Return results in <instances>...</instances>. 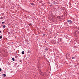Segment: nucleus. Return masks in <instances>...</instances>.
Wrapping results in <instances>:
<instances>
[{"mask_svg":"<svg viewBox=\"0 0 79 79\" xmlns=\"http://www.w3.org/2000/svg\"><path fill=\"white\" fill-rule=\"evenodd\" d=\"M68 24H72V21L71 20H68L67 21Z\"/></svg>","mask_w":79,"mask_h":79,"instance_id":"1","label":"nucleus"},{"mask_svg":"<svg viewBox=\"0 0 79 79\" xmlns=\"http://www.w3.org/2000/svg\"><path fill=\"white\" fill-rule=\"evenodd\" d=\"M22 55H24V52L22 51Z\"/></svg>","mask_w":79,"mask_h":79,"instance_id":"2","label":"nucleus"},{"mask_svg":"<svg viewBox=\"0 0 79 79\" xmlns=\"http://www.w3.org/2000/svg\"><path fill=\"white\" fill-rule=\"evenodd\" d=\"M2 76H3L4 77H5V76H6V75L5 74H2Z\"/></svg>","mask_w":79,"mask_h":79,"instance_id":"3","label":"nucleus"},{"mask_svg":"<svg viewBox=\"0 0 79 79\" xmlns=\"http://www.w3.org/2000/svg\"><path fill=\"white\" fill-rule=\"evenodd\" d=\"M12 60H13V61H15V58L14 57L12 58Z\"/></svg>","mask_w":79,"mask_h":79,"instance_id":"4","label":"nucleus"},{"mask_svg":"<svg viewBox=\"0 0 79 79\" xmlns=\"http://www.w3.org/2000/svg\"><path fill=\"white\" fill-rule=\"evenodd\" d=\"M6 27V26H5V25H4V26H3V28H5Z\"/></svg>","mask_w":79,"mask_h":79,"instance_id":"5","label":"nucleus"},{"mask_svg":"<svg viewBox=\"0 0 79 79\" xmlns=\"http://www.w3.org/2000/svg\"><path fill=\"white\" fill-rule=\"evenodd\" d=\"M76 58V57H72V59H75V58Z\"/></svg>","mask_w":79,"mask_h":79,"instance_id":"6","label":"nucleus"},{"mask_svg":"<svg viewBox=\"0 0 79 79\" xmlns=\"http://www.w3.org/2000/svg\"><path fill=\"white\" fill-rule=\"evenodd\" d=\"M69 5H71V2H69Z\"/></svg>","mask_w":79,"mask_h":79,"instance_id":"7","label":"nucleus"},{"mask_svg":"<svg viewBox=\"0 0 79 79\" xmlns=\"http://www.w3.org/2000/svg\"><path fill=\"white\" fill-rule=\"evenodd\" d=\"M45 50H47V51L48 50V49L47 48L45 49Z\"/></svg>","mask_w":79,"mask_h":79,"instance_id":"8","label":"nucleus"},{"mask_svg":"<svg viewBox=\"0 0 79 79\" xmlns=\"http://www.w3.org/2000/svg\"><path fill=\"white\" fill-rule=\"evenodd\" d=\"M0 19H3V17H1Z\"/></svg>","mask_w":79,"mask_h":79,"instance_id":"9","label":"nucleus"},{"mask_svg":"<svg viewBox=\"0 0 79 79\" xmlns=\"http://www.w3.org/2000/svg\"><path fill=\"white\" fill-rule=\"evenodd\" d=\"M2 39V36H0V39Z\"/></svg>","mask_w":79,"mask_h":79,"instance_id":"10","label":"nucleus"},{"mask_svg":"<svg viewBox=\"0 0 79 79\" xmlns=\"http://www.w3.org/2000/svg\"><path fill=\"white\" fill-rule=\"evenodd\" d=\"M31 5H34V3H32L31 4Z\"/></svg>","mask_w":79,"mask_h":79,"instance_id":"11","label":"nucleus"},{"mask_svg":"<svg viewBox=\"0 0 79 79\" xmlns=\"http://www.w3.org/2000/svg\"><path fill=\"white\" fill-rule=\"evenodd\" d=\"M50 6L51 7L52 6H53V4H51Z\"/></svg>","mask_w":79,"mask_h":79,"instance_id":"12","label":"nucleus"},{"mask_svg":"<svg viewBox=\"0 0 79 79\" xmlns=\"http://www.w3.org/2000/svg\"><path fill=\"white\" fill-rule=\"evenodd\" d=\"M0 71H2V69L0 68Z\"/></svg>","mask_w":79,"mask_h":79,"instance_id":"13","label":"nucleus"},{"mask_svg":"<svg viewBox=\"0 0 79 79\" xmlns=\"http://www.w3.org/2000/svg\"><path fill=\"white\" fill-rule=\"evenodd\" d=\"M19 61H20V62H21V61H22V60H20Z\"/></svg>","mask_w":79,"mask_h":79,"instance_id":"14","label":"nucleus"},{"mask_svg":"<svg viewBox=\"0 0 79 79\" xmlns=\"http://www.w3.org/2000/svg\"><path fill=\"white\" fill-rule=\"evenodd\" d=\"M2 24H4V22H2Z\"/></svg>","mask_w":79,"mask_h":79,"instance_id":"15","label":"nucleus"},{"mask_svg":"<svg viewBox=\"0 0 79 79\" xmlns=\"http://www.w3.org/2000/svg\"><path fill=\"white\" fill-rule=\"evenodd\" d=\"M8 34H10V32H8Z\"/></svg>","mask_w":79,"mask_h":79,"instance_id":"16","label":"nucleus"},{"mask_svg":"<svg viewBox=\"0 0 79 79\" xmlns=\"http://www.w3.org/2000/svg\"><path fill=\"white\" fill-rule=\"evenodd\" d=\"M78 30H79V27H78Z\"/></svg>","mask_w":79,"mask_h":79,"instance_id":"17","label":"nucleus"},{"mask_svg":"<svg viewBox=\"0 0 79 79\" xmlns=\"http://www.w3.org/2000/svg\"><path fill=\"white\" fill-rule=\"evenodd\" d=\"M0 33H1V31H0Z\"/></svg>","mask_w":79,"mask_h":79,"instance_id":"18","label":"nucleus"},{"mask_svg":"<svg viewBox=\"0 0 79 79\" xmlns=\"http://www.w3.org/2000/svg\"><path fill=\"white\" fill-rule=\"evenodd\" d=\"M43 35H45V34H44Z\"/></svg>","mask_w":79,"mask_h":79,"instance_id":"19","label":"nucleus"}]
</instances>
